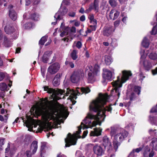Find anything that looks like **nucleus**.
Masks as SVG:
<instances>
[{
    "instance_id": "obj_1",
    "label": "nucleus",
    "mask_w": 157,
    "mask_h": 157,
    "mask_svg": "<svg viewBox=\"0 0 157 157\" xmlns=\"http://www.w3.org/2000/svg\"><path fill=\"white\" fill-rule=\"evenodd\" d=\"M100 95V97L93 101L90 105V111H93L97 113V114H94L90 113H88L79 127L78 130L76 132L77 134L80 133L81 132V129L82 128H92L98 124L100 126L101 122L104 121L105 117V112L107 111L111 112L112 110L111 107L112 104L110 105L109 106H107V108L104 107L107 101L108 96L103 95L102 94Z\"/></svg>"
},
{
    "instance_id": "obj_2",
    "label": "nucleus",
    "mask_w": 157,
    "mask_h": 157,
    "mask_svg": "<svg viewBox=\"0 0 157 157\" xmlns=\"http://www.w3.org/2000/svg\"><path fill=\"white\" fill-rule=\"evenodd\" d=\"M51 109V108L48 104L45 103L44 105H43L41 108L37 111L36 110L35 112H37L39 115H41L44 121L48 124L49 123V121L50 120L56 121L58 119H59L64 117L65 114V111H61L59 113L56 111L57 114V115H56L53 112L49 111Z\"/></svg>"
},
{
    "instance_id": "obj_3",
    "label": "nucleus",
    "mask_w": 157,
    "mask_h": 157,
    "mask_svg": "<svg viewBox=\"0 0 157 157\" xmlns=\"http://www.w3.org/2000/svg\"><path fill=\"white\" fill-rule=\"evenodd\" d=\"M44 90H47V92L49 94H52L53 96H55L58 94H63L66 96L69 95L71 98L76 99L77 95H79L80 94L79 92L80 90L83 93L87 94L90 92V90L88 87H82L80 89L78 88H77L75 91L73 90H71L69 88H67L66 92H65V90L59 89L57 92L55 89L52 88H49L48 86H44Z\"/></svg>"
},
{
    "instance_id": "obj_4",
    "label": "nucleus",
    "mask_w": 157,
    "mask_h": 157,
    "mask_svg": "<svg viewBox=\"0 0 157 157\" xmlns=\"http://www.w3.org/2000/svg\"><path fill=\"white\" fill-rule=\"evenodd\" d=\"M128 132L123 129H118L114 127L111 128L110 135L112 137H114L113 145L115 151L117 150L120 145L118 141H122L128 136Z\"/></svg>"
},
{
    "instance_id": "obj_5",
    "label": "nucleus",
    "mask_w": 157,
    "mask_h": 157,
    "mask_svg": "<svg viewBox=\"0 0 157 157\" xmlns=\"http://www.w3.org/2000/svg\"><path fill=\"white\" fill-rule=\"evenodd\" d=\"M122 75L121 78L120 76L117 77V79L112 82L113 86L114 87L116 92L117 93L119 97L121 91L119 88L122 86V84L126 82L129 79L132 74L130 71H122Z\"/></svg>"
},
{
    "instance_id": "obj_6",
    "label": "nucleus",
    "mask_w": 157,
    "mask_h": 157,
    "mask_svg": "<svg viewBox=\"0 0 157 157\" xmlns=\"http://www.w3.org/2000/svg\"><path fill=\"white\" fill-rule=\"evenodd\" d=\"M4 30L6 34L10 35L13 39L16 38L18 36V30L10 25L6 26L4 27Z\"/></svg>"
},
{
    "instance_id": "obj_7",
    "label": "nucleus",
    "mask_w": 157,
    "mask_h": 157,
    "mask_svg": "<svg viewBox=\"0 0 157 157\" xmlns=\"http://www.w3.org/2000/svg\"><path fill=\"white\" fill-rule=\"evenodd\" d=\"M84 75L82 70H78L74 71L71 77V82L73 83L77 82Z\"/></svg>"
},
{
    "instance_id": "obj_8",
    "label": "nucleus",
    "mask_w": 157,
    "mask_h": 157,
    "mask_svg": "<svg viewBox=\"0 0 157 157\" xmlns=\"http://www.w3.org/2000/svg\"><path fill=\"white\" fill-rule=\"evenodd\" d=\"M94 71H95V73L97 74V72L99 71L98 69L96 70V67H95V69L91 65L87 66L85 69V72L88 74V78L89 80H91L93 79L94 74Z\"/></svg>"
},
{
    "instance_id": "obj_9",
    "label": "nucleus",
    "mask_w": 157,
    "mask_h": 157,
    "mask_svg": "<svg viewBox=\"0 0 157 157\" xmlns=\"http://www.w3.org/2000/svg\"><path fill=\"white\" fill-rule=\"evenodd\" d=\"M66 143L65 147H69L71 145H75L76 144V138L74 136H72L70 133H69L67 137L65 139Z\"/></svg>"
},
{
    "instance_id": "obj_10",
    "label": "nucleus",
    "mask_w": 157,
    "mask_h": 157,
    "mask_svg": "<svg viewBox=\"0 0 157 157\" xmlns=\"http://www.w3.org/2000/svg\"><path fill=\"white\" fill-rule=\"evenodd\" d=\"M115 30L112 26L108 25L105 26L103 29L102 33L104 36H109Z\"/></svg>"
},
{
    "instance_id": "obj_11",
    "label": "nucleus",
    "mask_w": 157,
    "mask_h": 157,
    "mask_svg": "<svg viewBox=\"0 0 157 157\" xmlns=\"http://www.w3.org/2000/svg\"><path fill=\"white\" fill-rule=\"evenodd\" d=\"M60 66L58 63H55L50 66L48 69V71L51 74H53L56 73L59 70Z\"/></svg>"
},
{
    "instance_id": "obj_12",
    "label": "nucleus",
    "mask_w": 157,
    "mask_h": 157,
    "mask_svg": "<svg viewBox=\"0 0 157 157\" xmlns=\"http://www.w3.org/2000/svg\"><path fill=\"white\" fill-rule=\"evenodd\" d=\"M26 126L28 128V130L31 131L33 130V126L36 128L37 127V124L34 119H31L25 122Z\"/></svg>"
},
{
    "instance_id": "obj_13",
    "label": "nucleus",
    "mask_w": 157,
    "mask_h": 157,
    "mask_svg": "<svg viewBox=\"0 0 157 157\" xmlns=\"http://www.w3.org/2000/svg\"><path fill=\"white\" fill-rule=\"evenodd\" d=\"M13 6L12 5H10L8 7L9 9V15L10 18L13 21H15L17 18V14L13 9Z\"/></svg>"
},
{
    "instance_id": "obj_14",
    "label": "nucleus",
    "mask_w": 157,
    "mask_h": 157,
    "mask_svg": "<svg viewBox=\"0 0 157 157\" xmlns=\"http://www.w3.org/2000/svg\"><path fill=\"white\" fill-rule=\"evenodd\" d=\"M102 144L105 148L107 147L108 151L112 147L111 144L108 137L107 136H104L102 139Z\"/></svg>"
},
{
    "instance_id": "obj_15",
    "label": "nucleus",
    "mask_w": 157,
    "mask_h": 157,
    "mask_svg": "<svg viewBox=\"0 0 157 157\" xmlns=\"http://www.w3.org/2000/svg\"><path fill=\"white\" fill-rule=\"evenodd\" d=\"M13 40L12 38L9 39L5 35L3 37V44L6 47H10L12 45L11 42Z\"/></svg>"
},
{
    "instance_id": "obj_16",
    "label": "nucleus",
    "mask_w": 157,
    "mask_h": 157,
    "mask_svg": "<svg viewBox=\"0 0 157 157\" xmlns=\"http://www.w3.org/2000/svg\"><path fill=\"white\" fill-rule=\"evenodd\" d=\"M103 77L106 79L111 80L112 79L113 74L111 71L106 69H103Z\"/></svg>"
},
{
    "instance_id": "obj_17",
    "label": "nucleus",
    "mask_w": 157,
    "mask_h": 157,
    "mask_svg": "<svg viewBox=\"0 0 157 157\" xmlns=\"http://www.w3.org/2000/svg\"><path fill=\"white\" fill-rule=\"evenodd\" d=\"M52 53V52L51 51L45 52L42 57L43 62L44 63H47Z\"/></svg>"
},
{
    "instance_id": "obj_18",
    "label": "nucleus",
    "mask_w": 157,
    "mask_h": 157,
    "mask_svg": "<svg viewBox=\"0 0 157 157\" xmlns=\"http://www.w3.org/2000/svg\"><path fill=\"white\" fill-rule=\"evenodd\" d=\"M119 14V12L116 10H111L110 12L109 16L111 19L114 20L118 17Z\"/></svg>"
},
{
    "instance_id": "obj_19",
    "label": "nucleus",
    "mask_w": 157,
    "mask_h": 157,
    "mask_svg": "<svg viewBox=\"0 0 157 157\" xmlns=\"http://www.w3.org/2000/svg\"><path fill=\"white\" fill-rule=\"evenodd\" d=\"M93 150L94 153L97 155L101 156L103 152L101 147L98 145H96L94 147Z\"/></svg>"
},
{
    "instance_id": "obj_20",
    "label": "nucleus",
    "mask_w": 157,
    "mask_h": 157,
    "mask_svg": "<svg viewBox=\"0 0 157 157\" xmlns=\"http://www.w3.org/2000/svg\"><path fill=\"white\" fill-rule=\"evenodd\" d=\"M94 131H91L90 135L91 136H98L101 135V130L100 128H94Z\"/></svg>"
},
{
    "instance_id": "obj_21",
    "label": "nucleus",
    "mask_w": 157,
    "mask_h": 157,
    "mask_svg": "<svg viewBox=\"0 0 157 157\" xmlns=\"http://www.w3.org/2000/svg\"><path fill=\"white\" fill-rule=\"evenodd\" d=\"M61 75L60 74H56L54 78L53 81V85L55 86H57L60 84V79Z\"/></svg>"
},
{
    "instance_id": "obj_22",
    "label": "nucleus",
    "mask_w": 157,
    "mask_h": 157,
    "mask_svg": "<svg viewBox=\"0 0 157 157\" xmlns=\"http://www.w3.org/2000/svg\"><path fill=\"white\" fill-rule=\"evenodd\" d=\"M37 141L35 140L33 141L31 147V150H32L33 154H34L36 152L37 149Z\"/></svg>"
},
{
    "instance_id": "obj_23",
    "label": "nucleus",
    "mask_w": 157,
    "mask_h": 157,
    "mask_svg": "<svg viewBox=\"0 0 157 157\" xmlns=\"http://www.w3.org/2000/svg\"><path fill=\"white\" fill-rule=\"evenodd\" d=\"M150 145L152 147L151 149L157 151V139L156 138H153Z\"/></svg>"
},
{
    "instance_id": "obj_24",
    "label": "nucleus",
    "mask_w": 157,
    "mask_h": 157,
    "mask_svg": "<svg viewBox=\"0 0 157 157\" xmlns=\"http://www.w3.org/2000/svg\"><path fill=\"white\" fill-rule=\"evenodd\" d=\"M99 0H94L93 4H91L93 7V9L96 12H98L99 10Z\"/></svg>"
},
{
    "instance_id": "obj_25",
    "label": "nucleus",
    "mask_w": 157,
    "mask_h": 157,
    "mask_svg": "<svg viewBox=\"0 0 157 157\" xmlns=\"http://www.w3.org/2000/svg\"><path fill=\"white\" fill-rule=\"evenodd\" d=\"M144 65L145 69L147 71H149L152 67L151 63L147 60L144 61Z\"/></svg>"
},
{
    "instance_id": "obj_26",
    "label": "nucleus",
    "mask_w": 157,
    "mask_h": 157,
    "mask_svg": "<svg viewBox=\"0 0 157 157\" xmlns=\"http://www.w3.org/2000/svg\"><path fill=\"white\" fill-rule=\"evenodd\" d=\"M151 149L148 146H147L145 147L144 149L143 152V156L144 157H148L149 154L150 152Z\"/></svg>"
},
{
    "instance_id": "obj_27",
    "label": "nucleus",
    "mask_w": 157,
    "mask_h": 157,
    "mask_svg": "<svg viewBox=\"0 0 157 157\" xmlns=\"http://www.w3.org/2000/svg\"><path fill=\"white\" fill-rule=\"evenodd\" d=\"M142 150V148L140 147L137 148L135 149H133L132 151L129 154L128 157H135V156L134 155L135 152H136L137 153L139 152Z\"/></svg>"
},
{
    "instance_id": "obj_28",
    "label": "nucleus",
    "mask_w": 157,
    "mask_h": 157,
    "mask_svg": "<svg viewBox=\"0 0 157 157\" xmlns=\"http://www.w3.org/2000/svg\"><path fill=\"white\" fill-rule=\"evenodd\" d=\"M105 61L106 65H109L112 62L111 57L108 55H105L104 56Z\"/></svg>"
},
{
    "instance_id": "obj_29",
    "label": "nucleus",
    "mask_w": 157,
    "mask_h": 157,
    "mask_svg": "<svg viewBox=\"0 0 157 157\" xmlns=\"http://www.w3.org/2000/svg\"><path fill=\"white\" fill-rule=\"evenodd\" d=\"M142 45L145 48H147L149 46V44L148 41L146 37H144L142 43Z\"/></svg>"
},
{
    "instance_id": "obj_30",
    "label": "nucleus",
    "mask_w": 157,
    "mask_h": 157,
    "mask_svg": "<svg viewBox=\"0 0 157 157\" xmlns=\"http://www.w3.org/2000/svg\"><path fill=\"white\" fill-rule=\"evenodd\" d=\"M77 54V51L75 50H74L71 53V57L73 60H75L78 58Z\"/></svg>"
},
{
    "instance_id": "obj_31",
    "label": "nucleus",
    "mask_w": 157,
    "mask_h": 157,
    "mask_svg": "<svg viewBox=\"0 0 157 157\" xmlns=\"http://www.w3.org/2000/svg\"><path fill=\"white\" fill-rule=\"evenodd\" d=\"M47 37L46 36H44L42 37L39 41V44L41 45H44V43L47 40Z\"/></svg>"
},
{
    "instance_id": "obj_32",
    "label": "nucleus",
    "mask_w": 157,
    "mask_h": 157,
    "mask_svg": "<svg viewBox=\"0 0 157 157\" xmlns=\"http://www.w3.org/2000/svg\"><path fill=\"white\" fill-rule=\"evenodd\" d=\"M30 18L32 20L37 21L39 20V16L37 15L36 13H34L31 15Z\"/></svg>"
},
{
    "instance_id": "obj_33",
    "label": "nucleus",
    "mask_w": 157,
    "mask_h": 157,
    "mask_svg": "<svg viewBox=\"0 0 157 157\" xmlns=\"http://www.w3.org/2000/svg\"><path fill=\"white\" fill-rule=\"evenodd\" d=\"M54 18L56 19V21L54 22H52V25H55L56 24L57 21L58 20H60V16L58 13H56L54 16Z\"/></svg>"
},
{
    "instance_id": "obj_34",
    "label": "nucleus",
    "mask_w": 157,
    "mask_h": 157,
    "mask_svg": "<svg viewBox=\"0 0 157 157\" xmlns=\"http://www.w3.org/2000/svg\"><path fill=\"white\" fill-rule=\"evenodd\" d=\"M41 144L40 148L41 155L42 153L44 152V150L46 147V142H42L41 143Z\"/></svg>"
},
{
    "instance_id": "obj_35",
    "label": "nucleus",
    "mask_w": 157,
    "mask_h": 157,
    "mask_svg": "<svg viewBox=\"0 0 157 157\" xmlns=\"http://www.w3.org/2000/svg\"><path fill=\"white\" fill-rule=\"evenodd\" d=\"M149 57L151 59H157V54L155 53H151L150 54Z\"/></svg>"
},
{
    "instance_id": "obj_36",
    "label": "nucleus",
    "mask_w": 157,
    "mask_h": 157,
    "mask_svg": "<svg viewBox=\"0 0 157 157\" xmlns=\"http://www.w3.org/2000/svg\"><path fill=\"white\" fill-rule=\"evenodd\" d=\"M61 29L62 30L66 31H68L69 29L68 27H66L65 26V24L63 22H62L61 24L59 29Z\"/></svg>"
},
{
    "instance_id": "obj_37",
    "label": "nucleus",
    "mask_w": 157,
    "mask_h": 157,
    "mask_svg": "<svg viewBox=\"0 0 157 157\" xmlns=\"http://www.w3.org/2000/svg\"><path fill=\"white\" fill-rule=\"evenodd\" d=\"M7 87L6 84L4 83H2L0 84V89L2 91L5 90Z\"/></svg>"
},
{
    "instance_id": "obj_38",
    "label": "nucleus",
    "mask_w": 157,
    "mask_h": 157,
    "mask_svg": "<svg viewBox=\"0 0 157 157\" xmlns=\"http://www.w3.org/2000/svg\"><path fill=\"white\" fill-rule=\"evenodd\" d=\"M151 34L153 35H155L157 34V24L153 27L151 32Z\"/></svg>"
},
{
    "instance_id": "obj_39",
    "label": "nucleus",
    "mask_w": 157,
    "mask_h": 157,
    "mask_svg": "<svg viewBox=\"0 0 157 157\" xmlns=\"http://www.w3.org/2000/svg\"><path fill=\"white\" fill-rule=\"evenodd\" d=\"M8 118V117L7 115H4V116L0 115V120L1 121H4L6 122Z\"/></svg>"
},
{
    "instance_id": "obj_40",
    "label": "nucleus",
    "mask_w": 157,
    "mask_h": 157,
    "mask_svg": "<svg viewBox=\"0 0 157 157\" xmlns=\"http://www.w3.org/2000/svg\"><path fill=\"white\" fill-rule=\"evenodd\" d=\"M141 88L138 86H135L134 88V91L137 93L138 95L140 94Z\"/></svg>"
},
{
    "instance_id": "obj_41",
    "label": "nucleus",
    "mask_w": 157,
    "mask_h": 157,
    "mask_svg": "<svg viewBox=\"0 0 157 157\" xmlns=\"http://www.w3.org/2000/svg\"><path fill=\"white\" fill-rule=\"evenodd\" d=\"M109 2L112 6L114 7L116 6V2L115 0H109Z\"/></svg>"
},
{
    "instance_id": "obj_42",
    "label": "nucleus",
    "mask_w": 157,
    "mask_h": 157,
    "mask_svg": "<svg viewBox=\"0 0 157 157\" xmlns=\"http://www.w3.org/2000/svg\"><path fill=\"white\" fill-rule=\"evenodd\" d=\"M4 139H0V150L3 149L2 146L4 144Z\"/></svg>"
},
{
    "instance_id": "obj_43",
    "label": "nucleus",
    "mask_w": 157,
    "mask_h": 157,
    "mask_svg": "<svg viewBox=\"0 0 157 157\" xmlns=\"http://www.w3.org/2000/svg\"><path fill=\"white\" fill-rule=\"evenodd\" d=\"M66 64H68L69 65L71 68H73L74 67V64L73 63L71 62L66 61L65 62Z\"/></svg>"
},
{
    "instance_id": "obj_44",
    "label": "nucleus",
    "mask_w": 157,
    "mask_h": 157,
    "mask_svg": "<svg viewBox=\"0 0 157 157\" xmlns=\"http://www.w3.org/2000/svg\"><path fill=\"white\" fill-rule=\"evenodd\" d=\"M93 9V8L92 6L91 5H90V7L88 9H86L85 11V13H88L90 12L91 11V10Z\"/></svg>"
},
{
    "instance_id": "obj_45",
    "label": "nucleus",
    "mask_w": 157,
    "mask_h": 157,
    "mask_svg": "<svg viewBox=\"0 0 157 157\" xmlns=\"http://www.w3.org/2000/svg\"><path fill=\"white\" fill-rule=\"evenodd\" d=\"M63 32H62L60 34V36L61 37H63L66 33H67V35H69V31H64V30H63Z\"/></svg>"
},
{
    "instance_id": "obj_46",
    "label": "nucleus",
    "mask_w": 157,
    "mask_h": 157,
    "mask_svg": "<svg viewBox=\"0 0 157 157\" xmlns=\"http://www.w3.org/2000/svg\"><path fill=\"white\" fill-rule=\"evenodd\" d=\"M121 21L120 20H118L115 21L114 22V26L115 28L118 27Z\"/></svg>"
},
{
    "instance_id": "obj_47",
    "label": "nucleus",
    "mask_w": 157,
    "mask_h": 157,
    "mask_svg": "<svg viewBox=\"0 0 157 157\" xmlns=\"http://www.w3.org/2000/svg\"><path fill=\"white\" fill-rule=\"evenodd\" d=\"M153 149H151V151L150 152L148 155L149 157H153L155 154V152L154 151Z\"/></svg>"
},
{
    "instance_id": "obj_48",
    "label": "nucleus",
    "mask_w": 157,
    "mask_h": 157,
    "mask_svg": "<svg viewBox=\"0 0 157 157\" xmlns=\"http://www.w3.org/2000/svg\"><path fill=\"white\" fill-rule=\"evenodd\" d=\"M5 76V73L3 72L0 73V81H2L4 78Z\"/></svg>"
},
{
    "instance_id": "obj_49",
    "label": "nucleus",
    "mask_w": 157,
    "mask_h": 157,
    "mask_svg": "<svg viewBox=\"0 0 157 157\" xmlns=\"http://www.w3.org/2000/svg\"><path fill=\"white\" fill-rule=\"evenodd\" d=\"M82 46V44L81 42L80 41H78L76 44V47L78 49L81 48Z\"/></svg>"
},
{
    "instance_id": "obj_50",
    "label": "nucleus",
    "mask_w": 157,
    "mask_h": 157,
    "mask_svg": "<svg viewBox=\"0 0 157 157\" xmlns=\"http://www.w3.org/2000/svg\"><path fill=\"white\" fill-rule=\"evenodd\" d=\"M25 154L27 157H31L32 154L29 151H27L25 152Z\"/></svg>"
},
{
    "instance_id": "obj_51",
    "label": "nucleus",
    "mask_w": 157,
    "mask_h": 157,
    "mask_svg": "<svg viewBox=\"0 0 157 157\" xmlns=\"http://www.w3.org/2000/svg\"><path fill=\"white\" fill-rule=\"evenodd\" d=\"M151 113H156L157 112V107L156 106L153 107L150 111Z\"/></svg>"
},
{
    "instance_id": "obj_52",
    "label": "nucleus",
    "mask_w": 157,
    "mask_h": 157,
    "mask_svg": "<svg viewBox=\"0 0 157 157\" xmlns=\"http://www.w3.org/2000/svg\"><path fill=\"white\" fill-rule=\"evenodd\" d=\"M70 30L71 32L73 33H75L76 32V29L74 26H72Z\"/></svg>"
},
{
    "instance_id": "obj_53",
    "label": "nucleus",
    "mask_w": 157,
    "mask_h": 157,
    "mask_svg": "<svg viewBox=\"0 0 157 157\" xmlns=\"http://www.w3.org/2000/svg\"><path fill=\"white\" fill-rule=\"evenodd\" d=\"M90 27L92 30L95 31L97 27V25H90Z\"/></svg>"
},
{
    "instance_id": "obj_54",
    "label": "nucleus",
    "mask_w": 157,
    "mask_h": 157,
    "mask_svg": "<svg viewBox=\"0 0 157 157\" xmlns=\"http://www.w3.org/2000/svg\"><path fill=\"white\" fill-rule=\"evenodd\" d=\"M75 15V13L74 12H70L68 13V15L71 17H74Z\"/></svg>"
},
{
    "instance_id": "obj_55",
    "label": "nucleus",
    "mask_w": 157,
    "mask_h": 157,
    "mask_svg": "<svg viewBox=\"0 0 157 157\" xmlns=\"http://www.w3.org/2000/svg\"><path fill=\"white\" fill-rule=\"evenodd\" d=\"M10 145L9 143H8V144L7 146V148H6L5 149V153L8 152L10 150Z\"/></svg>"
},
{
    "instance_id": "obj_56",
    "label": "nucleus",
    "mask_w": 157,
    "mask_h": 157,
    "mask_svg": "<svg viewBox=\"0 0 157 157\" xmlns=\"http://www.w3.org/2000/svg\"><path fill=\"white\" fill-rule=\"evenodd\" d=\"M90 23H92L93 25H97V21L94 19L90 21Z\"/></svg>"
},
{
    "instance_id": "obj_57",
    "label": "nucleus",
    "mask_w": 157,
    "mask_h": 157,
    "mask_svg": "<svg viewBox=\"0 0 157 157\" xmlns=\"http://www.w3.org/2000/svg\"><path fill=\"white\" fill-rule=\"evenodd\" d=\"M40 0H33V4L34 5L38 4L40 2Z\"/></svg>"
},
{
    "instance_id": "obj_58",
    "label": "nucleus",
    "mask_w": 157,
    "mask_h": 157,
    "mask_svg": "<svg viewBox=\"0 0 157 157\" xmlns=\"http://www.w3.org/2000/svg\"><path fill=\"white\" fill-rule=\"evenodd\" d=\"M140 79L141 80H143V79L145 77V76H144L143 73L142 72H140Z\"/></svg>"
},
{
    "instance_id": "obj_59",
    "label": "nucleus",
    "mask_w": 157,
    "mask_h": 157,
    "mask_svg": "<svg viewBox=\"0 0 157 157\" xmlns=\"http://www.w3.org/2000/svg\"><path fill=\"white\" fill-rule=\"evenodd\" d=\"M80 20L82 21H83L85 20V17L84 15L82 16L80 18Z\"/></svg>"
},
{
    "instance_id": "obj_60",
    "label": "nucleus",
    "mask_w": 157,
    "mask_h": 157,
    "mask_svg": "<svg viewBox=\"0 0 157 157\" xmlns=\"http://www.w3.org/2000/svg\"><path fill=\"white\" fill-rule=\"evenodd\" d=\"M153 75H155L157 74V67L155 68L154 70L152 71Z\"/></svg>"
},
{
    "instance_id": "obj_61",
    "label": "nucleus",
    "mask_w": 157,
    "mask_h": 157,
    "mask_svg": "<svg viewBox=\"0 0 157 157\" xmlns=\"http://www.w3.org/2000/svg\"><path fill=\"white\" fill-rule=\"evenodd\" d=\"M150 119L152 122L154 123L155 121V117H150Z\"/></svg>"
},
{
    "instance_id": "obj_62",
    "label": "nucleus",
    "mask_w": 157,
    "mask_h": 157,
    "mask_svg": "<svg viewBox=\"0 0 157 157\" xmlns=\"http://www.w3.org/2000/svg\"><path fill=\"white\" fill-rule=\"evenodd\" d=\"M55 106L56 107L59 108L61 107V105L59 102L56 101L55 104Z\"/></svg>"
},
{
    "instance_id": "obj_63",
    "label": "nucleus",
    "mask_w": 157,
    "mask_h": 157,
    "mask_svg": "<svg viewBox=\"0 0 157 157\" xmlns=\"http://www.w3.org/2000/svg\"><path fill=\"white\" fill-rule=\"evenodd\" d=\"M89 19L90 21L92 20H93L94 18V16L93 14H91L90 15V17H89Z\"/></svg>"
},
{
    "instance_id": "obj_64",
    "label": "nucleus",
    "mask_w": 157,
    "mask_h": 157,
    "mask_svg": "<svg viewBox=\"0 0 157 157\" xmlns=\"http://www.w3.org/2000/svg\"><path fill=\"white\" fill-rule=\"evenodd\" d=\"M21 50V48L20 47H18L16 48V53H19L20 52V51Z\"/></svg>"
}]
</instances>
